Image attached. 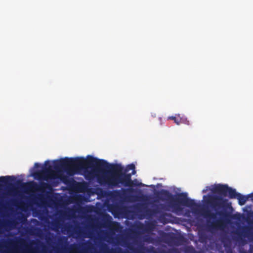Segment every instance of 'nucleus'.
<instances>
[{"label": "nucleus", "instance_id": "nucleus-19", "mask_svg": "<svg viewBox=\"0 0 253 253\" xmlns=\"http://www.w3.org/2000/svg\"><path fill=\"white\" fill-rule=\"evenodd\" d=\"M34 166L35 168H40V164L38 163H36L34 165Z\"/></svg>", "mask_w": 253, "mask_h": 253}, {"label": "nucleus", "instance_id": "nucleus-12", "mask_svg": "<svg viewBox=\"0 0 253 253\" xmlns=\"http://www.w3.org/2000/svg\"><path fill=\"white\" fill-rule=\"evenodd\" d=\"M6 185L9 188L11 187V176H1L0 177V187Z\"/></svg>", "mask_w": 253, "mask_h": 253}, {"label": "nucleus", "instance_id": "nucleus-5", "mask_svg": "<svg viewBox=\"0 0 253 253\" xmlns=\"http://www.w3.org/2000/svg\"><path fill=\"white\" fill-rule=\"evenodd\" d=\"M202 215L207 219V226L209 229L220 227L224 222H228L231 216L229 212L225 211H218L214 213L209 210L203 211Z\"/></svg>", "mask_w": 253, "mask_h": 253}, {"label": "nucleus", "instance_id": "nucleus-24", "mask_svg": "<svg viewBox=\"0 0 253 253\" xmlns=\"http://www.w3.org/2000/svg\"><path fill=\"white\" fill-rule=\"evenodd\" d=\"M177 253V250L175 248V253Z\"/></svg>", "mask_w": 253, "mask_h": 253}, {"label": "nucleus", "instance_id": "nucleus-29", "mask_svg": "<svg viewBox=\"0 0 253 253\" xmlns=\"http://www.w3.org/2000/svg\"><path fill=\"white\" fill-rule=\"evenodd\" d=\"M140 206H137V208L138 209Z\"/></svg>", "mask_w": 253, "mask_h": 253}, {"label": "nucleus", "instance_id": "nucleus-13", "mask_svg": "<svg viewBox=\"0 0 253 253\" xmlns=\"http://www.w3.org/2000/svg\"><path fill=\"white\" fill-rule=\"evenodd\" d=\"M175 123L177 125L180 124H184L189 125V121L183 115L180 114H177L175 115Z\"/></svg>", "mask_w": 253, "mask_h": 253}, {"label": "nucleus", "instance_id": "nucleus-18", "mask_svg": "<svg viewBox=\"0 0 253 253\" xmlns=\"http://www.w3.org/2000/svg\"><path fill=\"white\" fill-rule=\"evenodd\" d=\"M247 196L248 197V198H251V200H253V192L252 193L248 194Z\"/></svg>", "mask_w": 253, "mask_h": 253}, {"label": "nucleus", "instance_id": "nucleus-30", "mask_svg": "<svg viewBox=\"0 0 253 253\" xmlns=\"http://www.w3.org/2000/svg\"><path fill=\"white\" fill-rule=\"evenodd\" d=\"M36 230H37L38 231H41L39 229H38V228H37Z\"/></svg>", "mask_w": 253, "mask_h": 253}, {"label": "nucleus", "instance_id": "nucleus-6", "mask_svg": "<svg viewBox=\"0 0 253 253\" xmlns=\"http://www.w3.org/2000/svg\"><path fill=\"white\" fill-rule=\"evenodd\" d=\"M178 204L190 208L193 211L200 206L194 200L188 198L186 193H175V209Z\"/></svg>", "mask_w": 253, "mask_h": 253}, {"label": "nucleus", "instance_id": "nucleus-11", "mask_svg": "<svg viewBox=\"0 0 253 253\" xmlns=\"http://www.w3.org/2000/svg\"><path fill=\"white\" fill-rule=\"evenodd\" d=\"M132 191V189H124L121 192L120 191L116 190L114 192H108L107 195L108 196H112L113 195L115 196H118L121 198H126L128 192H130Z\"/></svg>", "mask_w": 253, "mask_h": 253}, {"label": "nucleus", "instance_id": "nucleus-22", "mask_svg": "<svg viewBox=\"0 0 253 253\" xmlns=\"http://www.w3.org/2000/svg\"><path fill=\"white\" fill-rule=\"evenodd\" d=\"M11 224V222H8L7 224L4 225V226H9Z\"/></svg>", "mask_w": 253, "mask_h": 253}, {"label": "nucleus", "instance_id": "nucleus-28", "mask_svg": "<svg viewBox=\"0 0 253 253\" xmlns=\"http://www.w3.org/2000/svg\"><path fill=\"white\" fill-rule=\"evenodd\" d=\"M174 222V220L172 219L171 220V223H173Z\"/></svg>", "mask_w": 253, "mask_h": 253}, {"label": "nucleus", "instance_id": "nucleus-3", "mask_svg": "<svg viewBox=\"0 0 253 253\" xmlns=\"http://www.w3.org/2000/svg\"><path fill=\"white\" fill-rule=\"evenodd\" d=\"M213 193L217 194L218 196H210L208 201L211 207L215 210L219 209L224 204L227 200L222 197L228 196L230 199H237L239 205L243 206L249 200L248 196H244L237 193L236 190L232 189L226 184H218L215 185L212 189Z\"/></svg>", "mask_w": 253, "mask_h": 253}, {"label": "nucleus", "instance_id": "nucleus-7", "mask_svg": "<svg viewBox=\"0 0 253 253\" xmlns=\"http://www.w3.org/2000/svg\"><path fill=\"white\" fill-rule=\"evenodd\" d=\"M157 197L163 202L169 203L172 211H174V195L171 194L166 190H162L158 192Z\"/></svg>", "mask_w": 253, "mask_h": 253}, {"label": "nucleus", "instance_id": "nucleus-1", "mask_svg": "<svg viewBox=\"0 0 253 253\" xmlns=\"http://www.w3.org/2000/svg\"><path fill=\"white\" fill-rule=\"evenodd\" d=\"M54 168L49 164V161H46L44 163L45 167L42 170H38L34 172L33 175L35 178L39 180H44L46 181L52 180L51 183L47 182H41L40 184L35 181H31L26 183H23L25 186V189L29 191H36L42 193H47L46 189L51 190L52 186H56L59 183L58 181L55 180L60 179L64 183H67L68 177L61 173L59 170L63 169L66 173L70 175H73L76 173L83 171L86 178L90 179L94 176V169L92 171L88 170V168L91 167L103 166L102 164L105 161H98L97 158L92 156H88L87 159L84 158H65L59 160L53 161Z\"/></svg>", "mask_w": 253, "mask_h": 253}, {"label": "nucleus", "instance_id": "nucleus-25", "mask_svg": "<svg viewBox=\"0 0 253 253\" xmlns=\"http://www.w3.org/2000/svg\"><path fill=\"white\" fill-rule=\"evenodd\" d=\"M154 211H155L156 212H158V211H157V209H155Z\"/></svg>", "mask_w": 253, "mask_h": 253}, {"label": "nucleus", "instance_id": "nucleus-14", "mask_svg": "<svg viewBox=\"0 0 253 253\" xmlns=\"http://www.w3.org/2000/svg\"><path fill=\"white\" fill-rule=\"evenodd\" d=\"M58 244L60 245H65L66 246L68 245L67 242V238L66 237H61L58 239Z\"/></svg>", "mask_w": 253, "mask_h": 253}, {"label": "nucleus", "instance_id": "nucleus-8", "mask_svg": "<svg viewBox=\"0 0 253 253\" xmlns=\"http://www.w3.org/2000/svg\"><path fill=\"white\" fill-rule=\"evenodd\" d=\"M162 240L166 243H170V253H174V233H164L162 236Z\"/></svg>", "mask_w": 253, "mask_h": 253}, {"label": "nucleus", "instance_id": "nucleus-20", "mask_svg": "<svg viewBox=\"0 0 253 253\" xmlns=\"http://www.w3.org/2000/svg\"><path fill=\"white\" fill-rule=\"evenodd\" d=\"M167 120H174V116H171L167 118Z\"/></svg>", "mask_w": 253, "mask_h": 253}, {"label": "nucleus", "instance_id": "nucleus-15", "mask_svg": "<svg viewBox=\"0 0 253 253\" xmlns=\"http://www.w3.org/2000/svg\"><path fill=\"white\" fill-rule=\"evenodd\" d=\"M184 252L185 253H195V250L192 247H187Z\"/></svg>", "mask_w": 253, "mask_h": 253}, {"label": "nucleus", "instance_id": "nucleus-9", "mask_svg": "<svg viewBox=\"0 0 253 253\" xmlns=\"http://www.w3.org/2000/svg\"><path fill=\"white\" fill-rule=\"evenodd\" d=\"M151 226V224L150 223H148L146 225H144L143 223L139 221L134 224V230L135 232L137 233L146 232L150 229Z\"/></svg>", "mask_w": 253, "mask_h": 253}, {"label": "nucleus", "instance_id": "nucleus-4", "mask_svg": "<svg viewBox=\"0 0 253 253\" xmlns=\"http://www.w3.org/2000/svg\"><path fill=\"white\" fill-rule=\"evenodd\" d=\"M25 243V240L22 238H16L15 240H11L9 242V244L12 245L11 248L2 251L1 253H36L39 244H41L43 248L45 247L43 243L35 240L31 241L29 246L25 249H22L17 245H24Z\"/></svg>", "mask_w": 253, "mask_h": 253}, {"label": "nucleus", "instance_id": "nucleus-26", "mask_svg": "<svg viewBox=\"0 0 253 253\" xmlns=\"http://www.w3.org/2000/svg\"><path fill=\"white\" fill-rule=\"evenodd\" d=\"M174 219H175V223H176V217H175Z\"/></svg>", "mask_w": 253, "mask_h": 253}, {"label": "nucleus", "instance_id": "nucleus-10", "mask_svg": "<svg viewBox=\"0 0 253 253\" xmlns=\"http://www.w3.org/2000/svg\"><path fill=\"white\" fill-rule=\"evenodd\" d=\"M36 253H42V252H39L38 249ZM56 253H81L80 252V246L76 243L72 244L69 246V251L68 252H63L58 250Z\"/></svg>", "mask_w": 253, "mask_h": 253}, {"label": "nucleus", "instance_id": "nucleus-17", "mask_svg": "<svg viewBox=\"0 0 253 253\" xmlns=\"http://www.w3.org/2000/svg\"><path fill=\"white\" fill-rule=\"evenodd\" d=\"M145 249L144 247H142L138 249H137L134 253H144Z\"/></svg>", "mask_w": 253, "mask_h": 253}, {"label": "nucleus", "instance_id": "nucleus-16", "mask_svg": "<svg viewBox=\"0 0 253 253\" xmlns=\"http://www.w3.org/2000/svg\"><path fill=\"white\" fill-rule=\"evenodd\" d=\"M112 226L114 229L116 230L120 226V224L119 222L114 221L112 222Z\"/></svg>", "mask_w": 253, "mask_h": 253}, {"label": "nucleus", "instance_id": "nucleus-27", "mask_svg": "<svg viewBox=\"0 0 253 253\" xmlns=\"http://www.w3.org/2000/svg\"><path fill=\"white\" fill-rule=\"evenodd\" d=\"M206 190H203V193L206 192Z\"/></svg>", "mask_w": 253, "mask_h": 253}, {"label": "nucleus", "instance_id": "nucleus-2", "mask_svg": "<svg viewBox=\"0 0 253 253\" xmlns=\"http://www.w3.org/2000/svg\"><path fill=\"white\" fill-rule=\"evenodd\" d=\"M97 160L105 161V163L102 164L103 166L95 165L94 167V176L100 185L114 188L118 186L120 183L125 186H130L132 185L133 182L131 176L136 173L134 164L128 165L126 169V171L132 170V172L126 173L122 172L123 168L120 165L111 164L103 159Z\"/></svg>", "mask_w": 253, "mask_h": 253}, {"label": "nucleus", "instance_id": "nucleus-21", "mask_svg": "<svg viewBox=\"0 0 253 253\" xmlns=\"http://www.w3.org/2000/svg\"><path fill=\"white\" fill-rule=\"evenodd\" d=\"M21 184V181H20V180H17L16 181V184H17V185H19V184Z\"/></svg>", "mask_w": 253, "mask_h": 253}, {"label": "nucleus", "instance_id": "nucleus-23", "mask_svg": "<svg viewBox=\"0 0 253 253\" xmlns=\"http://www.w3.org/2000/svg\"><path fill=\"white\" fill-rule=\"evenodd\" d=\"M174 231H175V233L176 232H177V231L176 229H175V230H174ZM176 236L175 235V241L176 240ZM176 245V242H175V246Z\"/></svg>", "mask_w": 253, "mask_h": 253}]
</instances>
